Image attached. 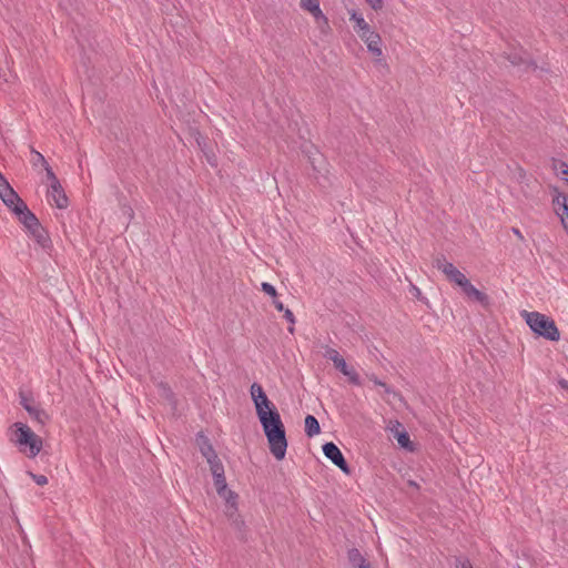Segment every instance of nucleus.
Returning <instances> with one entry per match:
<instances>
[{"mask_svg": "<svg viewBox=\"0 0 568 568\" xmlns=\"http://www.w3.org/2000/svg\"><path fill=\"white\" fill-rule=\"evenodd\" d=\"M250 392L257 417L268 440L270 450L277 460H282L286 454L287 440L280 413L260 384L253 383Z\"/></svg>", "mask_w": 568, "mask_h": 568, "instance_id": "f257e3e1", "label": "nucleus"}, {"mask_svg": "<svg viewBox=\"0 0 568 568\" xmlns=\"http://www.w3.org/2000/svg\"><path fill=\"white\" fill-rule=\"evenodd\" d=\"M9 437L29 458H34L42 449V439L23 423H14L9 430Z\"/></svg>", "mask_w": 568, "mask_h": 568, "instance_id": "f03ea898", "label": "nucleus"}, {"mask_svg": "<svg viewBox=\"0 0 568 568\" xmlns=\"http://www.w3.org/2000/svg\"><path fill=\"white\" fill-rule=\"evenodd\" d=\"M523 317L525 318L527 325L530 329L544 338L557 342L560 338L559 329L554 320L541 314L539 312H523Z\"/></svg>", "mask_w": 568, "mask_h": 568, "instance_id": "7ed1b4c3", "label": "nucleus"}, {"mask_svg": "<svg viewBox=\"0 0 568 568\" xmlns=\"http://www.w3.org/2000/svg\"><path fill=\"white\" fill-rule=\"evenodd\" d=\"M300 6L303 10L313 16L316 27L322 34L326 36L329 33L331 27L328 19L320 7V0H301Z\"/></svg>", "mask_w": 568, "mask_h": 568, "instance_id": "20e7f679", "label": "nucleus"}, {"mask_svg": "<svg viewBox=\"0 0 568 568\" xmlns=\"http://www.w3.org/2000/svg\"><path fill=\"white\" fill-rule=\"evenodd\" d=\"M434 266L443 272L448 281L463 287L469 280L453 263L448 262L444 256L435 258Z\"/></svg>", "mask_w": 568, "mask_h": 568, "instance_id": "39448f33", "label": "nucleus"}, {"mask_svg": "<svg viewBox=\"0 0 568 568\" xmlns=\"http://www.w3.org/2000/svg\"><path fill=\"white\" fill-rule=\"evenodd\" d=\"M323 453L343 473L349 474V467H348L341 449L334 443L324 444Z\"/></svg>", "mask_w": 568, "mask_h": 568, "instance_id": "423d86ee", "label": "nucleus"}, {"mask_svg": "<svg viewBox=\"0 0 568 568\" xmlns=\"http://www.w3.org/2000/svg\"><path fill=\"white\" fill-rule=\"evenodd\" d=\"M0 199L13 212L17 209H26L24 202L19 197L18 193L10 186L0 190Z\"/></svg>", "mask_w": 568, "mask_h": 568, "instance_id": "0eeeda50", "label": "nucleus"}, {"mask_svg": "<svg viewBox=\"0 0 568 568\" xmlns=\"http://www.w3.org/2000/svg\"><path fill=\"white\" fill-rule=\"evenodd\" d=\"M20 404L29 413V415L38 422L43 424L47 420L48 416L45 412L40 409L38 405H36L34 400L29 396L20 394Z\"/></svg>", "mask_w": 568, "mask_h": 568, "instance_id": "6e6552de", "label": "nucleus"}, {"mask_svg": "<svg viewBox=\"0 0 568 568\" xmlns=\"http://www.w3.org/2000/svg\"><path fill=\"white\" fill-rule=\"evenodd\" d=\"M48 200L58 209H65L68 206V197L60 183L49 186Z\"/></svg>", "mask_w": 568, "mask_h": 568, "instance_id": "1a4fd4ad", "label": "nucleus"}, {"mask_svg": "<svg viewBox=\"0 0 568 568\" xmlns=\"http://www.w3.org/2000/svg\"><path fill=\"white\" fill-rule=\"evenodd\" d=\"M13 213L18 216L19 221L27 227L29 232L40 224L36 215L28 209L27 205L26 209L19 207Z\"/></svg>", "mask_w": 568, "mask_h": 568, "instance_id": "9d476101", "label": "nucleus"}, {"mask_svg": "<svg viewBox=\"0 0 568 568\" xmlns=\"http://www.w3.org/2000/svg\"><path fill=\"white\" fill-rule=\"evenodd\" d=\"M464 292V294L478 303H480L483 306H487L489 304L488 296L477 290L469 281L460 287Z\"/></svg>", "mask_w": 568, "mask_h": 568, "instance_id": "9b49d317", "label": "nucleus"}, {"mask_svg": "<svg viewBox=\"0 0 568 568\" xmlns=\"http://www.w3.org/2000/svg\"><path fill=\"white\" fill-rule=\"evenodd\" d=\"M367 45V50L376 58L377 62H382V38L378 33H375L369 39L363 40Z\"/></svg>", "mask_w": 568, "mask_h": 568, "instance_id": "f8f14e48", "label": "nucleus"}, {"mask_svg": "<svg viewBox=\"0 0 568 568\" xmlns=\"http://www.w3.org/2000/svg\"><path fill=\"white\" fill-rule=\"evenodd\" d=\"M217 495L226 503V515L229 517H233L236 511L237 495L233 490L229 489L227 486L224 491L221 490Z\"/></svg>", "mask_w": 568, "mask_h": 568, "instance_id": "ddd939ff", "label": "nucleus"}, {"mask_svg": "<svg viewBox=\"0 0 568 568\" xmlns=\"http://www.w3.org/2000/svg\"><path fill=\"white\" fill-rule=\"evenodd\" d=\"M334 366L348 378L349 383L354 385L361 384L358 374L354 368L346 364L344 358H341L336 364H334Z\"/></svg>", "mask_w": 568, "mask_h": 568, "instance_id": "4468645a", "label": "nucleus"}, {"mask_svg": "<svg viewBox=\"0 0 568 568\" xmlns=\"http://www.w3.org/2000/svg\"><path fill=\"white\" fill-rule=\"evenodd\" d=\"M552 204L554 210L558 216L559 213L561 212H568V199L564 193L559 192L558 189L556 187L552 189Z\"/></svg>", "mask_w": 568, "mask_h": 568, "instance_id": "2eb2a0df", "label": "nucleus"}, {"mask_svg": "<svg viewBox=\"0 0 568 568\" xmlns=\"http://www.w3.org/2000/svg\"><path fill=\"white\" fill-rule=\"evenodd\" d=\"M347 557H348L349 562L355 568H362V567H365V566L368 565L366 562V559L361 554V551L358 549H356V548L349 549L348 552H347Z\"/></svg>", "mask_w": 568, "mask_h": 568, "instance_id": "dca6fc26", "label": "nucleus"}, {"mask_svg": "<svg viewBox=\"0 0 568 568\" xmlns=\"http://www.w3.org/2000/svg\"><path fill=\"white\" fill-rule=\"evenodd\" d=\"M321 427L318 420L313 415L305 417V433L308 437L320 434Z\"/></svg>", "mask_w": 568, "mask_h": 568, "instance_id": "f3484780", "label": "nucleus"}, {"mask_svg": "<svg viewBox=\"0 0 568 568\" xmlns=\"http://www.w3.org/2000/svg\"><path fill=\"white\" fill-rule=\"evenodd\" d=\"M349 19L354 22V30L356 33L369 27L364 17L355 10L349 11Z\"/></svg>", "mask_w": 568, "mask_h": 568, "instance_id": "a211bd4d", "label": "nucleus"}, {"mask_svg": "<svg viewBox=\"0 0 568 568\" xmlns=\"http://www.w3.org/2000/svg\"><path fill=\"white\" fill-rule=\"evenodd\" d=\"M31 236L42 246L47 243V234L42 226L39 224L37 227H34L32 231H30Z\"/></svg>", "mask_w": 568, "mask_h": 568, "instance_id": "6ab92c4d", "label": "nucleus"}, {"mask_svg": "<svg viewBox=\"0 0 568 568\" xmlns=\"http://www.w3.org/2000/svg\"><path fill=\"white\" fill-rule=\"evenodd\" d=\"M201 453L206 458L207 463H211V462H214L215 459H217V455L215 454L213 447L207 443H204L201 446Z\"/></svg>", "mask_w": 568, "mask_h": 568, "instance_id": "aec40b11", "label": "nucleus"}, {"mask_svg": "<svg viewBox=\"0 0 568 568\" xmlns=\"http://www.w3.org/2000/svg\"><path fill=\"white\" fill-rule=\"evenodd\" d=\"M213 477L224 475V467L221 460L217 458L214 462L209 463Z\"/></svg>", "mask_w": 568, "mask_h": 568, "instance_id": "412c9836", "label": "nucleus"}, {"mask_svg": "<svg viewBox=\"0 0 568 568\" xmlns=\"http://www.w3.org/2000/svg\"><path fill=\"white\" fill-rule=\"evenodd\" d=\"M554 168L558 175L562 178L566 182H568V164L565 162H556Z\"/></svg>", "mask_w": 568, "mask_h": 568, "instance_id": "4be33fe9", "label": "nucleus"}, {"mask_svg": "<svg viewBox=\"0 0 568 568\" xmlns=\"http://www.w3.org/2000/svg\"><path fill=\"white\" fill-rule=\"evenodd\" d=\"M324 356L332 361L333 364H336L341 358H343L339 353L335 349V348H332V347H326L325 348V353H324Z\"/></svg>", "mask_w": 568, "mask_h": 568, "instance_id": "5701e85b", "label": "nucleus"}, {"mask_svg": "<svg viewBox=\"0 0 568 568\" xmlns=\"http://www.w3.org/2000/svg\"><path fill=\"white\" fill-rule=\"evenodd\" d=\"M31 153H32L31 163L33 166H38V165L45 166L48 164L44 156L40 152L32 150Z\"/></svg>", "mask_w": 568, "mask_h": 568, "instance_id": "b1692460", "label": "nucleus"}, {"mask_svg": "<svg viewBox=\"0 0 568 568\" xmlns=\"http://www.w3.org/2000/svg\"><path fill=\"white\" fill-rule=\"evenodd\" d=\"M214 479V486L216 488V493H221L225 490V487L227 486L226 479L224 475H221L219 477H213Z\"/></svg>", "mask_w": 568, "mask_h": 568, "instance_id": "393cba45", "label": "nucleus"}, {"mask_svg": "<svg viewBox=\"0 0 568 568\" xmlns=\"http://www.w3.org/2000/svg\"><path fill=\"white\" fill-rule=\"evenodd\" d=\"M397 443L404 447V448H408L409 445H410V439H409V436L406 432H402V433H398L397 436Z\"/></svg>", "mask_w": 568, "mask_h": 568, "instance_id": "a878e982", "label": "nucleus"}, {"mask_svg": "<svg viewBox=\"0 0 568 568\" xmlns=\"http://www.w3.org/2000/svg\"><path fill=\"white\" fill-rule=\"evenodd\" d=\"M455 568H474L470 560L467 557H456Z\"/></svg>", "mask_w": 568, "mask_h": 568, "instance_id": "bb28decb", "label": "nucleus"}, {"mask_svg": "<svg viewBox=\"0 0 568 568\" xmlns=\"http://www.w3.org/2000/svg\"><path fill=\"white\" fill-rule=\"evenodd\" d=\"M508 60L514 65H518V64H520V63L526 61V59L524 57V52H519V53L516 52L514 54H510V55H508Z\"/></svg>", "mask_w": 568, "mask_h": 568, "instance_id": "cd10ccee", "label": "nucleus"}, {"mask_svg": "<svg viewBox=\"0 0 568 568\" xmlns=\"http://www.w3.org/2000/svg\"><path fill=\"white\" fill-rule=\"evenodd\" d=\"M283 313H284L285 320L291 324V326L288 327V332L293 333L294 332V324H295V316H294L293 312L290 308L285 310Z\"/></svg>", "mask_w": 568, "mask_h": 568, "instance_id": "c85d7f7f", "label": "nucleus"}, {"mask_svg": "<svg viewBox=\"0 0 568 568\" xmlns=\"http://www.w3.org/2000/svg\"><path fill=\"white\" fill-rule=\"evenodd\" d=\"M29 476L34 480V483L39 486H44L48 484V478L44 475H37L31 471L28 473Z\"/></svg>", "mask_w": 568, "mask_h": 568, "instance_id": "c756f323", "label": "nucleus"}, {"mask_svg": "<svg viewBox=\"0 0 568 568\" xmlns=\"http://www.w3.org/2000/svg\"><path fill=\"white\" fill-rule=\"evenodd\" d=\"M262 291L272 297H276V288L267 282L262 283Z\"/></svg>", "mask_w": 568, "mask_h": 568, "instance_id": "7c9ffc66", "label": "nucleus"}, {"mask_svg": "<svg viewBox=\"0 0 568 568\" xmlns=\"http://www.w3.org/2000/svg\"><path fill=\"white\" fill-rule=\"evenodd\" d=\"M44 169H45L47 178H48V180L50 182V185L60 183L58 178L55 176L54 172L52 171V169L48 164L44 166Z\"/></svg>", "mask_w": 568, "mask_h": 568, "instance_id": "2f4dec72", "label": "nucleus"}, {"mask_svg": "<svg viewBox=\"0 0 568 568\" xmlns=\"http://www.w3.org/2000/svg\"><path fill=\"white\" fill-rule=\"evenodd\" d=\"M376 32L369 27H367L365 30L358 32V37L363 40L369 39L372 36H374Z\"/></svg>", "mask_w": 568, "mask_h": 568, "instance_id": "473e14b6", "label": "nucleus"}, {"mask_svg": "<svg viewBox=\"0 0 568 568\" xmlns=\"http://www.w3.org/2000/svg\"><path fill=\"white\" fill-rule=\"evenodd\" d=\"M367 3L374 9L378 10L382 8V0H366Z\"/></svg>", "mask_w": 568, "mask_h": 568, "instance_id": "72a5a7b5", "label": "nucleus"}, {"mask_svg": "<svg viewBox=\"0 0 568 568\" xmlns=\"http://www.w3.org/2000/svg\"><path fill=\"white\" fill-rule=\"evenodd\" d=\"M160 388L162 390V395L163 396H165L166 398L171 397L172 393H171L170 388L166 385L160 384Z\"/></svg>", "mask_w": 568, "mask_h": 568, "instance_id": "f704fd0d", "label": "nucleus"}, {"mask_svg": "<svg viewBox=\"0 0 568 568\" xmlns=\"http://www.w3.org/2000/svg\"><path fill=\"white\" fill-rule=\"evenodd\" d=\"M371 381H372L375 385H377V386H382V387H384V388H385V390H386V392H388V387L386 386V384H385V383L381 382L379 379H377V378H376V377H374V376H372V377H371Z\"/></svg>", "mask_w": 568, "mask_h": 568, "instance_id": "c9c22d12", "label": "nucleus"}, {"mask_svg": "<svg viewBox=\"0 0 568 568\" xmlns=\"http://www.w3.org/2000/svg\"><path fill=\"white\" fill-rule=\"evenodd\" d=\"M273 304L275 306V308L280 312H284L286 308L284 307L283 303L277 301V300H274L273 301Z\"/></svg>", "mask_w": 568, "mask_h": 568, "instance_id": "e433bc0d", "label": "nucleus"}, {"mask_svg": "<svg viewBox=\"0 0 568 568\" xmlns=\"http://www.w3.org/2000/svg\"><path fill=\"white\" fill-rule=\"evenodd\" d=\"M9 183L8 181L6 180V178L0 173V190L1 189H4L6 186H8Z\"/></svg>", "mask_w": 568, "mask_h": 568, "instance_id": "4c0bfd02", "label": "nucleus"}, {"mask_svg": "<svg viewBox=\"0 0 568 568\" xmlns=\"http://www.w3.org/2000/svg\"><path fill=\"white\" fill-rule=\"evenodd\" d=\"M513 233H514V234H515L519 240H524V236H523L521 232H520L518 229L514 227V229H513Z\"/></svg>", "mask_w": 568, "mask_h": 568, "instance_id": "58836bf2", "label": "nucleus"}, {"mask_svg": "<svg viewBox=\"0 0 568 568\" xmlns=\"http://www.w3.org/2000/svg\"><path fill=\"white\" fill-rule=\"evenodd\" d=\"M558 383H559V385H560V387H561V388H564V389H567V390H568V381H566V379H560Z\"/></svg>", "mask_w": 568, "mask_h": 568, "instance_id": "ea45409f", "label": "nucleus"}, {"mask_svg": "<svg viewBox=\"0 0 568 568\" xmlns=\"http://www.w3.org/2000/svg\"><path fill=\"white\" fill-rule=\"evenodd\" d=\"M362 568H371L369 565L365 566V567H362Z\"/></svg>", "mask_w": 568, "mask_h": 568, "instance_id": "a19ab883", "label": "nucleus"}]
</instances>
